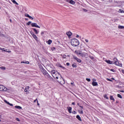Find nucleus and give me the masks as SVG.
<instances>
[{"mask_svg":"<svg viewBox=\"0 0 124 124\" xmlns=\"http://www.w3.org/2000/svg\"><path fill=\"white\" fill-rule=\"evenodd\" d=\"M71 44L74 47H77L80 44V43L77 39L74 38L71 40Z\"/></svg>","mask_w":124,"mask_h":124,"instance_id":"1","label":"nucleus"},{"mask_svg":"<svg viewBox=\"0 0 124 124\" xmlns=\"http://www.w3.org/2000/svg\"><path fill=\"white\" fill-rule=\"evenodd\" d=\"M51 74L53 78L57 79H59V78H60L62 77L59 72L55 70L51 71Z\"/></svg>","mask_w":124,"mask_h":124,"instance_id":"2","label":"nucleus"},{"mask_svg":"<svg viewBox=\"0 0 124 124\" xmlns=\"http://www.w3.org/2000/svg\"><path fill=\"white\" fill-rule=\"evenodd\" d=\"M41 72L44 75L45 77L46 78H48V79H52V77L50 76V75L47 73V71H46L45 69H43L42 70H41Z\"/></svg>","mask_w":124,"mask_h":124,"instance_id":"3","label":"nucleus"},{"mask_svg":"<svg viewBox=\"0 0 124 124\" xmlns=\"http://www.w3.org/2000/svg\"><path fill=\"white\" fill-rule=\"evenodd\" d=\"M58 83H60L61 85H64L65 84V81H64V79L63 78H62V77H60V79L57 80Z\"/></svg>","mask_w":124,"mask_h":124,"instance_id":"4","label":"nucleus"},{"mask_svg":"<svg viewBox=\"0 0 124 124\" xmlns=\"http://www.w3.org/2000/svg\"><path fill=\"white\" fill-rule=\"evenodd\" d=\"M113 64L118 65L119 66H122V65H123L122 64H120V65L119 64V61H118V59H117V58L113 59Z\"/></svg>","mask_w":124,"mask_h":124,"instance_id":"5","label":"nucleus"},{"mask_svg":"<svg viewBox=\"0 0 124 124\" xmlns=\"http://www.w3.org/2000/svg\"><path fill=\"white\" fill-rule=\"evenodd\" d=\"M32 36H33V38L36 40V41L38 42V38L36 36V35L34 34V33L32 31L30 32Z\"/></svg>","mask_w":124,"mask_h":124,"instance_id":"6","label":"nucleus"},{"mask_svg":"<svg viewBox=\"0 0 124 124\" xmlns=\"http://www.w3.org/2000/svg\"><path fill=\"white\" fill-rule=\"evenodd\" d=\"M0 91H4V92H6L7 91V88L4 87L3 85H0Z\"/></svg>","mask_w":124,"mask_h":124,"instance_id":"7","label":"nucleus"},{"mask_svg":"<svg viewBox=\"0 0 124 124\" xmlns=\"http://www.w3.org/2000/svg\"><path fill=\"white\" fill-rule=\"evenodd\" d=\"M75 53H76L77 55H79L81 57H83L84 56V54H83V53H82V51L80 50H78V51H75Z\"/></svg>","mask_w":124,"mask_h":124,"instance_id":"8","label":"nucleus"},{"mask_svg":"<svg viewBox=\"0 0 124 124\" xmlns=\"http://www.w3.org/2000/svg\"><path fill=\"white\" fill-rule=\"evenodd\" d=\"M31 26L33 28H38V29H40L39 26L37 25V24H36V23H32L31 24Z\"/></svg>","mask_w":124,"mask_h":124,"instance_id":"9","label":"nucleus"},{"mask_svg":"<svg viewBox=\"0 0 124 124\" xmlns=\"http://www.w3.org/2000/svg\"><path fill=\"white\" fill-rule=\"evenodd\" d=\"M66 1L71 4H75V1H74L73 0H66Z\"/></svg>","mask_w":124,"mask_h":124,"instance_id":"10","label":"nucleus"},{"mask_svg":"<svg viewBox=\"0 0 124 124\" xmlns=\"http://www.w3.org/2000/svg\"><path fill=\"white\" fill-rule=\"evenodd\" d=\"M106 62L107 63H108V64H114L113 61H111L110 60H106Z\"/></svg>","mask_w":124,"mask_h":124,"instance_id":"11","label":"nucleus"},{"mask_svg":"<svg viewBox=\"0 0 124 124\" xmlns=\"http://www.w3.org/2000/svg\"><path fill=\"white\" fill-rule=\"evenodd\" d=\"M74 60H75L76 61H77V62H81V60L79 59L78 58H77V57L74 56Z\"/></svg>","mask_w":124,"mask_h":124,"instance_id":"12","label":"nucleus"},{"mask_svg":"<svg viewBox=\"0 0 124 124\" xmlns=\"http://www.w3.org/2000/svg\"><path fill=\"white\" fill-rule=\"evenodd\" d=\"M4 102L8 104V105H10V106H13V104H10L9 102L7 101L6 100H4Z\"/></svg>","mask_w":124,"mask_h":124,"instance_id":"13","label":"nucleus"},{"mask_svg":"<svg viewBox=\"0 0 124 124\" xmlns=\"http://www.w3.org/2000/svg\"><path fill=\"white\" fill-rule=\"evenodd\" d=\"M92 85H93V87H95L96 86H98V84H97V82H96L95 81H93L92 82Z\"/></svg>","mask_w":124,"mask_h":124,"instance_id":"14","label":"nucleus"},{"mask_svg":"<svg viewBox=\"0 0 124 124\" xmlns=\"http://www.w3.org/2000/svg\"><path fill=\"white\" fill-rule=\"evenodd\" d=\"M66 34L68 36V37H70V36L72 35V33L70 31H69L66 33Z\"/></svg>","mask_w":124,"mask_h":124,"instance_id":"15","label":"nucleus"},{"mask_svg":"<svg viewBox=\"0 0 124 124\" xmlns=\"http://www.w3.org/2000/svg\"><path fill=\"white\" fill-rule=\"evenodd\" d=\"M33 31H34V32L36 34H38V33L39 32V31H38L35 28H33L32 29Z\"/></svg>","mask_w":124,"mask_h":124,"instance_id":"16","label":"nucleus"},{"mask_svg":"<svg viewBox=\"0 0 124 124\" xmlns=\"http://www.w3.org/2000/svg\"><path fill=\"white\" fill-rule=\"evenodd\" d=\"M68 110V112L70 114H71V113H72V108H71L70 107H69Z\"/></svg>","mask_w":124,"mask_h":124,"instance_id":"17","label":"nucleus"},{"mask_svg":"<svg viewBox=\"0 0 124 124\" xmlns=\"http://www.w3.org/2000/svg\"><path fill=\"white\" fill-rule=\"evenodd\" d=\"M76 118L77 119H78V121H80V122H82V119H81L80 115H77Z\"/></svg>","mask_w":124,"mask_h":124,"instance_id":"18","label":"nucleus"},{"mask_svg":"<svg viewBox=\"0 0 124 124\" xmlns=\"http://www.w3.org/2000/svg\"><path fill=\"white\" fill-rule=\"evenodd\" d=\"M12 2H13V3H14V4H16V5H19V4L16 2V0H12Z\"/></svg>","mask_w":124,"mask_h":124,"instance_id":"19","label":"nucleus"},{"mask_svg":"<svg viewBox=\"0 0 124 124\" xmlns=\"http://www.w3.org/2000/svg\"><path fill=\"white\" fill-rule=\"evenodd\" d=\"M109 99H110V100H113V101H115V98H114V97H113V96H110L109 97Z\"/></svg>","mask_w":124,"mask_h":124,"instance_id":"20","label":"nucleus"},{"mask_svg":"<svg viewBox=\"0 0 124 124\" xmlns=\"http://www.w3.org/2000/svg\"><path fill=\"white\" fill-rule=\"evenodd\" d=\"M15 108L16 109H22V107H21L20 106H16Z\"/></svg>","mask_w":124,"mask_h":124,"instance_id":"21","label":"nucleus"},{"mask_svg":"<svg viewBox=\"0 0 124 124\" xmlns=\"http://www.w3.org/2000/svg\"><path fill=\"white\" fill-rule=\"evenodd\" d=\"M51 43H52V40H48V41H47V44H48V45H51Z\"/></svg>","mask_w":124,"mask_h":124,"instance_id":"22","label":"nucleus"},{"mask_svg":"<svg viewBox=\"0 0 124 124\" xmlns=\"http://www.w3.org/2000/svg\"><path fill=\"white\" fill-rule=\"evenodd\" d=\"M0 50H1L3 52H6V49L4 48H1L0 47Z\"/></svg>","mask_w":124,"mask_h":124,"instance_id":"23","label":"nucleus"},{"mask_svg":"<svg viewBox=\"0 0 124 124\" xmlns=\"http://www.w3.org/2000/svg\"><path fill=\"white\" fill-rule=\"evenodd\" d=\"M118 12H119V13H124V10L119 9Z\"/></svg>","mask_w":124,"mask_h":124,"instance_id":"24","label":"nucleus"},{"mask_svg":"<svg viewBox=\"0 0 124 124\" xmlns=\"http://www.w3.org/2000/svg\"><path fill=\"white\" fill-rule=\"evenodd\" d=\"M72 67H75V68H76V67H77V65H76V63H73L72 65Z\"/></svg>","mask_w":124,"mask_h":124,"instance_id":"25","label":"nucleus"},{"mask_svg":"<svg viewBox=\"0 0 124 124\" xmlns=\"http://www.w3.org/2000/svg\"><path fill=\"white\" fill-rule=\"evenodd\" d=\"M59 67H61V68H62V69H64V70L66 69V68H65V67H64V66H62L61 65H59Z\"/></svg>","mask_w":124,"mask_h":124,"instance_id":"26","label":"nucleus"},{"mask_svg":"<svg viewBox=\"0 0 124 124\" xmlns=\"http://www.w3.org/2000/svg\"><path fill=\"white\" fill-rule=\"evenodd\" d=\"M118 28L121 29V30H123V29H124V26L119 25L118 26Z\"/></svg>","mask_w":124,"mask_h":124,"instance_id":"27","label":"nucleus"},{"mask_svg":"<svg viewBox=\"0 0 124 124\" xmlns=\"http://www.w3.org/2000/svg\"><path fill=\"white\" fill-rule=\"evenodd\" d=\"M117 96H118V97H119V98H123V97L122 96V95H121L120 94H118Z\"/></svg>","mask_w":124,"mask_h":124,"instance_id":"28","label":"nucleus"},{"mask_svg":"<svg viewBox=\"0 0 124 124\" xmlns=\"http://www.w3.org/2000/svg\"><path fill=\"white\" fill-rule=\"evenodd\" d=\"M39 68H40V69H41V70H42V69H44V68H43V66H42V65H40L39 66Z\"/></svg>","mask_w":124,"mask_h":124,"instance_id":"29","label":"nucleus"},{"mask_svg":"<svg viewBox=\"0 0 124 124\" xmlns=\"http://www.w3.org/2000/svg\"><path fill=\"white\" fill-rule=\"evenodd\" d=\"M31 21H29V22H28L27 24H26V25H27V26H30V25H31Z\"/></svg>","mask_w":124,"mask_h":124,"instance_id":"30","label":"nucleus"},{"mask_svg":"<svg viewBox=\"0 0 124 124\" xmlns=\"http://www.w3.org/2000/svg\"><path fill=\"white\" fill-rule=\"evenodd\" d=\"M0 69H2V70H5L6 68L5 67H0Z\"/></svg>","mask_w":124,"mask_h":124,"instance_id":"31","label":"nucleus"},{"mask_svg":"<svg viewBox=\"0 0 124 124\" xmlns=\"http://www.w3.org/2000/svg\"><path fill=\"white\" fill-rule=\"evenodd\" d=\"M44 33H46V31H42L41 33V34L42 35H43L44 34Z\"/></svg>","mask_w":124,"mask_h":124,"instance_id":"32","label":"nucleus"},{"mask_svg":"<svg viewBox=\"0 0 124 124\" xmlns=\"http://www.w3.org/2000/svg\"><path fill=\"white\" fill-rule=\"evenodd\" d=\"M78 112L79 113V114H83V113H84V112L83 111V110H78Z\"/></svg>","mask_w":124,"mask_h":124,"instance_id":"33","label":"nucleus"},{"mask_svg":"<svg viewBox=\"0 0 124 124\" xmlns=\"http://www.w3.org/2000/svg\"><path fill=\"white\" fill-rule=\"evenodd\" d=\"M25 17H28V18H29L30 17V15L28 14H25Z\"/></svg>","mask_w":124,"mask_h":124,"instance_id":"34","label":"nucleus"},{"mask_svg":"<svg viewBox=\"0 0 124 124\" xmlns=\"http://www.w3.org/2000/svg\"><path fill=\"white\" fill-rule=\"evenodd\" d=\"M104 97L105 98H106V99H109V98H108V97H107V95H104Z\"/></svg>","mask_w":124,"mask_h":124,"instance_id":"35","label":"nucleus"},{"mask_svg":"<svg viewBox=\"0 0 124 124\" xmlns=\"http://www.w3.org/2000/svg\"><path fill=\"white\" fill-rule=\"evenodd\" d=\"M72 113V114H74V115L77 114V112H76V111H73Z\"/></svg>","mask_w":124,"mask_h":124,"instance_id":"36","label":"nucleus"},{"mask_svg":"<svg viewBox=\"0 0 124 124\" xmlns=\"http://www.w3.org/2000/svg\"><path fill=\"white\" fill-rule=\"evenodd\" d=\"M86 81H87L88 82H91V79L90 78H86Z\"/></svg>","mask_w":124,"mask_h":124,"instance_id":"37","label":"nucleus"},{"mask_svg":"<svg viewBox=\"0 0 124 124\" xmlns=\"http://www.w3.org/2000/svg\"><path fill=\"white\" fill-rule=\"evenodd\" d=\"M89 58H90L91 60H93V59H94V58L93 56H89Z\"/></svg>","mask_w":124,"mask_h":124,"instance_id":"38","label":"nucleus"},{"mask_svg":"<svg viewBox=\"0 0 124 124\" xmlns=\"http://www.w3.org/2000/svg\"><path fill=\"white\" fill-rule=\"evenodd\" d=\"M29 19H31V20H33V17H32L31 16H29Z\"/></svg>","mask_w":124,"mask_h":124,"instance_id":"39","label":"nucleus"},{"mask_svg":"<svg viewBox=\"0 0 124 124\" xmlns=\"http://www.w3.org/2000/svg\"><path fill=\"white\" fill-rule=\"evenodd\" d=\"M110 71H112V72H116V70H115L113 69H110Z\"/></svg>","mask_w":124,"mask_h":124,"instance_id":"40","label":"nucleus"},{"mask_svg":"<svg viewBox=\"0 0 124 124\" xmlns=\"http://www.w3.org/2000/svg\"><path fill=\"white\" fill-rule=\"evenodd\" d=\"M62 58H63V59H65V58H66V55H63L62 56Z\"/></svg>","mask_w":124,"mask_h":124,"instance_id":"41","label":"nucleus"},{"mask_svg":"<svg viewBox=\"0 0 124 124\" xmlns=\"http://www.w3.org/2000/svg\"><path fill=\"white\" fill-rule=\"evenodd\" d=\"M83 11H84L85 12H87L88 11V10L86 9H83Z\"/></svg>","mask_w":124,"mask_h":124,"instance_id":"42","label":"nucleus"},{"mask_svg":"<svg viewBox=\"0 0 124 124\" xmlns=\"http://www.w3.org/2000/svg\"><path fill=\"white\" fill-rule=\"evenodd\" d=\"M107 80L108 81H109L110 82H112L113 81L112 80H111L110 79H109V78H107Z\"/></svg>","mask_w":124,"mask_h":124,"instance_id":"43","label":"nucleus"},{"mask_svg":"<svg viewBox=\"0 0 124 124\" xmlns=\"http://www.w3.org/2000/svg\"><path fill=\"white\" fill-rule=\"evenodd\" d=\"M16 121H17V122H20V119H19V118H16Z\"/></svg>","mask_w":124,"mask_h":124,"instance_id":"44","label":"nucleus"},{"mask_svg":"<svg viewBox=\"0 0 124 124\" xmlns=\"http://www.w3.org/2000/svg\"><path fill=\"white\" fill-rule=\"evenodd\" d=\"M70 64V63H69V62H67V63H66V65H67V66H69Z\"/></svg>","mask_w":124,"mask_h":124,"instance_id":"45","label":"nucleus"},{"mask_svg":"<svg viewBox=\"0 0 124 124\" xmlns=\"http://www.w3.org/2000/svg\"><path fill=\"white\" fill-rule=\"evenodd\" d=\"M79 107L81 108V110H83V109H84V108L83 107V106H79Z\"/></svg>","mask_w":124,"mask_h":124,"instance_id":"46","label":"nucleus"},{"mask_svg":"<svg viewBox=\"0 0 124 124\" xmlns=\"http://www.w3.org/2000/svg\"><path fill=\"white\" fill-rule=\"evenodd\" d=\"M25 63L29 64L30 63V62L29 61H27L26 62H25Z\"/></svg>","mask_w":124,"mask_h":124,"instance_id":"47","label":"nucleus"},{"mask_svg":"<svg viewBox=\"0 0 124 124\" xmlns=\"http://www.w3.org/2000/svg\"><path fill=\"white\" fill-rule=\"evenodd\" d=\"M56 49V48L55 47H53L52 48V50H55Z\"/></svg>","mask_w":124,"mask_h":124,"instance_id":"48","label":"nucleus"},{"mask_svg":"<svg viewBox=\"0 0 124 124\" xmlns=\"http://www.w3.org/2000/svg\"><path fill=\"white\" fill-rule=\"evenodd\" d=\"M85 41H86V42H87L88 43V42H89V40L85 39Z\"/></svg>","mask_w":124,"mask_h":124,"instance_id":"49","label":"nucleus"},{"mask_svg":"<svg viewBox=\"0 0 124 124\" xmlns=\"http://www.w3.org/2000/svg\"><path fill=\"white\" fill-rule=\"evenodd\" d=\"M24 91L25 92V93H27L28 92V90H27V88H26L25 89Z\"/></svg>","mask_w":124,"mask_h":124,"instance_id":"50","label":"nucleus"},{"mask_svg":"<svg viewBox=\"0 0 124 124\" xmlns=\"http://www.w3.org/2000/svg\"><path fill=\"white\" fill-rule=\"evenodd\" d=\"M36 101H38L37 99H36L35 100H34V102H36Z\"/></svg>","mask_w":124,"mask_h":124,"instance_id":"51","label":"nucleus"},{"mask_svg":"<svg viewBox=\"0 0 124 124\" xmlns=\"http://www.w3.org/2000/svg\"><path fill=\"white\" fill-rule=\"evenodd\" d=\"M72 105H75V102H73L72 103Z\"/></svg>","mask_w":124,"mask_h":124,"instance_id":"52","label":"nucleus"},{"mask_svg":"<svg viewBox=\"0 0 124 124\" xmlns=\"http://www.w3.org/2000/svg\"><path fill=\"white\" fill-rule=\"evenodd\" d=\"M77 105H78V106H79V107L80 106V103H77Z\"/></svg>","mask_w":124,"mask_h":124,"instance_id":"53","label":"nucleus"},{"mask_svg":"<svg viewBox=\"0 0 124 124\" xmlns=\"http://www.w3.org/2000/svg\"><path fill=\"white\" fill-rule=\"evenodd\" d=\"M21 63H26V62L23 61V62H21Z\"/></svg>","mask_w":124,"mask_h":124,"instance_id":"54","label":"nucleus"},{"mask_svg":"<svg viewBox=\"0 0 124 124\" xmlns=\"http://www.w3.org/2000/svg\"><path fill=\"white\" fill-rule=\"evenodd\" d=\"M122 73H123V74H124V70H122Z\"/></svg>","mask_w":124,"mask_h":124,"instance_id":"55","label":"nucleus"},{"mask_svg":"<svg viewBox=\"0 0 124 124\" xmlns=\"http://www.w3.org/2000/svg\"><path fill=\"white\" fill-rule=\"evenodd\" d=\"M26 89H30V86H27Z\"/></svg>","mask_w":124,"mask_h":124,"instance_id":"56","label":"nucleus"},{"mask_svg":"<svg viewBox=\"0 0 124 124\" xmlns=\"http://www.w3.org/2000/svg\"><path fill=\"white\" fill-rule=\"evenodd\" d=\"M37 105L39 106V103H38V101H37Z\"/></svg>","mask_w":124,"mask_h":124,"instance_id":"57","label":"nucleus"},{"mask_svg":"<svg viewBox=\"0 0 124 124\" xmlns=\"http://www.w3.org/2000/svg\"><path fill=\"white\" fill-rule=\"evenodd\" d=\"M74 83V82H72L71 83V85H73Z\"/></svg>","mask_w":124,"mask_h":124,"instance_id":"58","label":"nucleus"},{"mask_svg":"<svg viewBox=\"0 0 124 124\" xmlns=\"http://www.w3.org/2000/svg\"><path fill=\"white\" fill-rule=\"evenodd\" d=\"M121 93H124V91H120Z\"/></svg>","mask_w":124,"mask_h":124,"instance_id":"59","label":"nucleus"},{"mask_svg":"<svg viewBox=\"0 0 124 124\" xmlns=\"http://www.w3.org/2000/svg\"><path fill=\"white\" fill-rule=\"evenodd\" d=\"M111 79H112V80H115V78H111Z\"/></svg>","mask_w":124,"mask_h":124,"instance_id":"60","label":"nucleus"},{"mask_svg":"<svg viewBox=\"0 0 124 124\" xmlns=\"http://www.w3.org/2000/svg\"><path fill=\"white\" fill-rule=\"evenodd\" d=\"M77 37H79V35H77Z\"/></svg>","mask_w":124,"mask_h":124,"instance_id":"61","label":"nucleus"},{"mask_svg":"<svg viewBox=\"0 0 124 124\" xmlns=\"http://www.w3.org/2000/svg\"><path fill=\"white\" fill-rule=\"evenodd\" d=\"M25 20L27 21V20H28V18H25Z\"/></svg>","mask_w":124,"mask_h":124,"instance_id":"62","label":"nucleus"},{"mask_svg":"<svg viewBox=\"0 0 124 124\" xmlns=\"http://www.w3.org/2000/svg\"><path fill=\"white\" fill-rule=\"evenodd\" d=\"M119 65H120V64H122V63H119Z\"/></svg>","mask_w":124,"mask_h":124,"instance_id":"63","label":"nucleus"},{"mask_svg":"<svg viewBox=\"0 0 124 124\" xmlns=\"http://www.w3.org/2000/svg\"><path fill=\"white\" fill-rule=\"evenodd\" d=\"M116 103H118V101H116Z\"/></svg>","mask_w":124,"mask_h":124,"instance_id":"64","label":"nucleus"}]
</instances>
